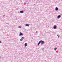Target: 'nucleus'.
I'll list each match as a JSON object with an SVG mask.
<instances>
[{"label":"nucleus","instance_id":"obj_14","mask_svg":"<svg viewBox=\"0 0 62 62\" xmlns=\"http://www.w3.org/2000/svg\"><path fill=\"white\" fill-rule=\"evenodd\" d=\"M23 39H20V40L21 41H23Z\"/></svg>","mask_w":62,"mask_h":62},{"label":"nucleus","instance_id":"obj_9","mask_svg":"<svg viewBox=\"0 0 62 62\" xmlns=\"http://www.w3.org/2000/svg\"><path fill=\"white\" fill-rule=\"evenodd\" d=\"M40 41L39 43H38V45H39V44H40Z\"/></svg>","mask_w":62,"mask_h":62},{"label":"nucleus","instance_id":"obj_5","mask_svg":"<svg viewBox=\"0 0 62 62\" xmlns=\"http://www.w3.org/2000/svg\"><path fill=\"white\" fill-rule=\"evenodd\" d=\"M23 34H22V33L21 32H20V36H22Z\"/></svg>","mask_w":62,"mask_h":62},{"label":"nucleus","instance_id":"obj_10","mask_svg":"<svg viewBox=\"0 0 62 62\" xmlns=\"http://www.w3.org/2000/svg\"><path fill=\"white\" fill-rule=\"evenodd\" d=\"M57 49V48H54V49L55 51H56V50Z\"/></svg>","mask_w":62,"mask_h":62},{"label":"nucleus","instance_id":"obj_13","mask_svg":"<svg viewBox=\"0 0 62 62\" xmlns=\"http://www.w3.org/2000/svg\"><path fill=\"white\" fill-rule=\"evenodd\" d=\"M24 39V38L23 37L21 39Z\"/></svg>","mask_w":62,"mask_h":62},{"label":"nucleus","instance_id":"obj_11","mask_svg":"<svg viewBox=\"0 0 62 62\" xmlns=\"http://www.w3.org/2000/svg\"><path fill=\"white\" fill-rule=\"evenodd\" d=\"M57 36L59 38V37H60L59 35L58 34L57 35Z\"/></svg>","mask_w":62,"mask_h":62},{"label":"nucleus","instance_id":"obj_1","mask_svg":"<svg viewBox=\"0 0 62 62\" xmlns=\"http://www.w3.org/2000/svg\"><path fill=\"white\" fill-rule=\"evenodd\" d=\"M40 42L42 44H44V41H40Z\"/></svg>","mask_w":62,"mask_h":62},{"label":"nucleus","instance_id":"obj_12","mask_svg":"<svg viewBox=\"0 0 62 62\" xmlns=\"http://www.w3.org/2000/svg\"><path fill=\"white\" fill-rule=\"evenodd\" d=\"M18 27L19 28H21V27L20 26H19Z\"/></svg>","mask_w":62,"mask_h":62},{"label":"nucleus","instance_id":"obj_8","mask_svg":"<svg viewBox=\"0 0 62 62\" xmlns=\"http://www.w3.org/2000/svg\"><path fill=\"white\" fill-rule=\"evenodd\" d=\"M55 9H56V10H58V8H57L56 7V8Z\"/></svg>","mask_w":62,"mask_h":62},{"label":"nucleus","instance_id":"obj_3","mask_svg":"<svg viewBox=\"0 0 62 62\" xmlns=\"http://www.w3.org/2000/svg\"><path fill=\"white\" fill-rule=\"evenodd\" d=\"M27 43H25L24 44L25 47H26V46H27Z\"/></svg>","mask_w":62,"mask_h":62},{"label":"nucleus","instance_id":"obj_4","mask_svg":"<svg viewBox=\"0 0 62 62\" xmlns=\"http://www.w3.org/2000/svg\"><path fill=\"white\" fill-rule=\"evenodd\" d=\"M61 17V16L59 15L57 16L58 18H59Z\"/></svg>","mask_w":62,"mask_h":62},{"label":"nucleus","instance_id":"obj_6","mask_svg":"<svg viewBox=\"0 0 62 62\" xmlns=\"http://www.w3.org/2000/svg\"><path fill=\"white\" fill-rule=\"evenodd\" d=\"M25 25V26H29V25H28V24H26Z\"/></svg>","mask_w":62,"mask_h":62},{"label":"nucleus","instance_id":"obj_7","mask_svg":"<svg viewBox=\"0 0 62 62\" xmlns=\"http://www.w3.org/2000/svg\"><path fill=\"white\" fill-rule=\"evenodd\" d=\"M20 12L21 13H23V11H21Z\"/></svg>","mask_w":62,"mask_h":62},{"label":"nucleus","instance_id":"obj_2","mask_svg":"<svg viewBox=\"0 0 62 62\" xmlns=\"http://www.w3.org/2000/svg\"><path fill=\"white\" fill-rule=\"evenodd\" d=\"M57 28V27L56 26V25H54V26L53 28L54 29H56Z\"/></svg>","mask_w":62,"mask_h":62},{"label":"nucleus","instance_id":"obj_15","mask_svg":"<svg viewBox=\"0 0 62 62\" xmlns=\"http://www.w3.org/2000/svg\"><path fill=\"white\" fill-rule=\"evenodd\" d=\"M2 42L0 41V43H1Z\"/></svg>","mask_w":62,"mask_h":62}]
</instances>
